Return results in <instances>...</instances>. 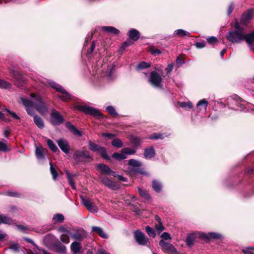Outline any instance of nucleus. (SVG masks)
Wrapping results in <instances>:
<instances>
[{
  "label": "nucleus",
  "instance_id": "41",
  "mask_svg": "<svg viewBox=\"0 0 254 254\" xmlns=\"http://www.w3.org/2000/svg\"><path fill=\"white\" fill-rule=\"evenodd\" d=\"M64 216L62 214H56L54 215L53 220L57 222H63L64 220Z\"/></svg>",
  "mask_w": 254,
  "mask_h": 254
},
{
  "label": "nucleus",
  "instance_id": "42",
  "mask_svg": "<svg viewBox=\"0 0 254 254\" xmlns=\"http://www.w3.org/2000/svg\"><path fill=\"white\" fill-rule=\"evenodd\" d=\"M50 165L51 173L52 174V175L53 176V179L55 180L58 176V173L57 172L56 169L53 166L52 162H50Z\"/></svg>",
  "mask_w": 254,
  "mask_h": 254
},
{
  "label": "nucleus",
  "instance_id": "58",
  "mask_svg": "<svg viewBox=\"0 0 254 254\" xmlns=\"http://www.w3.org/2000/svg\"><path fill=\"white\" fill-rule=\"evenodd\" d=\"M174 67V64L173 63L169 64L168 65L167 67L166 68L165 70L167 73H170Z\"/></svg>",
  "mask_w": 254,
  "mask_h": 254
},
{
  "label": "nucleus",
  "instance_id": "55",
  "mask_svg": "<svg viewBox=\"0 0 254 254\" xmlns=\"http://www.w3.org/2000/svg\"><path fill=\"white\" fill-rule=\"evenodd\" d=\"M234 4L233 3H231L228 7V10H227V14L228 15H230L234 9Z\"/></svg>",
  "mask_w": 254,
  "mask_h": 254
},
{
  "label": "nucleus",
  "instance_id": "6",
  "mask_svg": "<svg viewBox=\"0 0 254 254\" xmlns=\"http://www.w3.org/2000/svg\"><path fill=\"white\" fill-rule=\"evenodd\" d=\"M48 84L51 87L55 89L57 92L62 94L61 96H59V98H60L62 101H66L70 99V95L69 94L67 93L60 85L55 83L53 81H50L48 82Z\"/></svg>",
  "mask_w": 254,
  "mask_h": 254
},
{
  "label": "nucleus",
  "instance_id": "35",
  "mask_svg": "<svg viewBox=\"0 0 254 254\" xmlns=\"http://www.w3.org/2000/svg\"><path fill=\"white\" fill-rule=\"evenodd\" d=\"M121 152L123 153L125 155V156H127V155L134 154L136 152L135 150L128 147L123 148L121 150Z\"/></svg>",
  "mask_w": 254,
  "mask_h": 254
},
{
  "label": "nucleus",
  "instance_id": "34",
  "mask_svg": "<svg viewBox=\"0 0 254 254\" xmlns=\"http://www.w3.org/2000/svg\"><path fill=\"white\" fill-rule=\"evenodd\" d=\"M138 191L139 194L145 199L149 200L150 196L146 190L141 189V188H138Z\"/></svg>",
  "mask_w": 254,
  "mask_h": 254
},
{
  "label": "nucleus",
  "instance_id": "49",
  "mask_svg": "<svg viewBox=\"0 0 254 254\" xmlns=\"http://www.w3.org/2000/svg\"><path fill=\"white\" fill-rule=\"evenodd\" d=\"M150 139H157L163 138V134L162 133H153L149 137Z\"/></svg>",
  "mask_w": 254,
  "mask_h": 254
},
{
  "label": "nucleus",
  "instance_id": "51",
  "mask_svg": "<svg viewBox=\"0 0 254 254\" xmlns=\"http://www.w3.org/2000/svg\"><path fill=\"white\" fill-rule=\"evenodd\" d=\"M4 111L7 113L6 115H10L14 119H19V117L15 113L7 109H4Z\"/></svg>",
  "mask_w": 254,
  "mask_h": 254
},
{
  "label": "nucleus",
  "instance_id": "2",
  "mask_svg": "<svg viewBox=\"0 0 254 254\" xmlns=\"http://www.w3.org/2000/svg\"><path fill=\"white\" fill-rule=\"evenodd\" d=\"M235 30L230 31L226 37L228 41L233 43H240L244 40V32L243 29L240 26L238 22L235 24Z\"/></svg>",
  "mask_w": 254,
  "mask_h": 254
},
{
  "label": "nucleus",
  "instance_id": "46",
  "mask_svg": "<svg viewBox=\"0 0 254 254\" xmlns=\"http://www.w3.org/2000/svg\"><path fill=\"white\" fill-rule=\"evenodd\" d=\"M106 110L110 114L112 115V116H116L118 114L115 108L112 106H108L106 108Z\"/></svg>",
  "mask_w": 254,
  "mask_h": 254
},
{
  "label": "nucleus",
  "instance_id": "33",
  "mask_svg": "<svg viewBox=\"0 0 254 254\" xmlns=\"http://www.w3.org/2000/svg\"><path fill=\"white\" fill-rule=\"evenodd\" d=\"M47 144H48L49 148L54 152H56L58 150V147H57V146L55 145V144L54 143V142L52 140H51L50 139H47Z\"/></svg>",
  "mask_w": 254,
  "mask_h": 254
},
{
  "label": "nucleus",
  "instance_id": "62",
  "mask_svg": "<svg viewBox=\"0 0 254 254\" xmlns=\"http://www.w3.org/2000/svg\"><path fill=\"white\" fill-rule=\"evenodd\" d=\"M102 136L103 137H107L109 138H112L115 136L114 134L109 133H102Z\"/></svg>",
  "mask_w": 254,
  "mask_h": 254
},
{
  "label": "nucleus",
  "instance_id": "9",
  "mask_svg": "<svg viewBox=\"0 0 254 254\" xmlns=\"http://www.w3.org/2000/svg\"><path fill=\"white\" fill-rule=\"evenodd\" d=\"M161 76L156 71H152L149 79L150 83L155 87H161Z\"/></svg>",
  "mask_w": 254,
  "mask_h": 254
},
{
  "label": "nucleus",
  "instance_id": "60",
  "mask_svg": "<svg viewBox=\"0 0 254 254\" xmlns=\"http://www.w3.org/2000/svg\"><path fill=\"white\" fill-rule=\"evenodd\" d=\"M151 53L154 56L160 55L161 53V51L159 49L151 50Z\"/></svg>",
  "mask_w": 254,
  "mask_h": 254
},
{
  "label": "nucleus",
  "instance_id": "19",
  "mask_svg": "<svg viewBox=\"0 0 254 254\" xmlns=\"http://www.w3.org/2000/svg\"><path fill=\"white\" fill-rule=\"evenodd\" d=\"M70 249L73 254L79 253L81 249L80 243L76 241L73 242L71 245Z\"/></svg>",
  "mask_w": 254,
  "mask_h": 254
},
{
  "label": "nucleus",
  "instance_id": "23",
  "mask_svg": "<svg viewBox=\"0 0 254 254\" xmlns=\"http://www.w3.org/2000/svg\"><path fill=\"white\" fill-rule=\"evenodd\" d=\"M208 105V102L205 99H203L198 102L197 104V108L198 111H206Z\"/></svg>",
  "mask_w": 254,
  "mask_h": 254
},
{
  "label": "nucleus",
  "instance_id": "61",
  "mask_svg": "<svg viewBox=\"0 0 254 254\" xmlns=\"http://www.w3.org/2000/svg\"><path fill=\"white\" fill-rule=\"evenodd\" d=\"M196 47L197 48H202L205 46V43L204 42H197L195 44Z\"/></svg>",
  "mask_w": 254,
  "mask_h": 254
},
{
  "label": "nucleus",
  "instance_id": "43",
  "mask_svg": "<svg viewBox=\"0 0 254 254\" xmlns=\"http://www.w3.org/2000/svg\"><path fill=\"white\" fill-rule=\"evenodd\" d=\"M128 165L130 166L134 167H140L141 166V163L137 160L134 159H130L128 161Z\"/></svg>",
  "mask_w": 254,
  "mask_h": 254
},
{
  "label": "nucleus",
  "instance_id": "14",
  "mask_svg": "<svg viewBox=\"0 0 254 254\" xmlns=\"http://www.w3.org/2000/svg\"><path fill=\"white\" fill-rule=\"evenodd\" d=\"M57 144L60 149L65 153L67 154L70 149L69 143L67 140L64 139H60L57 141Z\"/></svg>",
  "mask_w": 254,
  "mask_h": 254
},
{
  "label": "nucleus",
  "instance_id": "1",
  "mask_svg": "<svg viewBox=\"0 0 254 254\" xmlns=\"http://www.w3.org/2000/svg\"><path fill=\"white\" fill-rule=\"evenodd\" d=\"M30 97L31 98V100L23 97L20 98V100L24 106L28 115L34 116V107L41 115H45L48 112L47 105L39 94L32 93L31 94Z\"/></svg>",
  "mask_w": 254,
  "mask_h": 254
},
{
  "label": "nucleus",
  "instance_id": "59",
  "mask_svg": "<svg viewBox=\"0 0 254 254\" xmlns=\"http://www.w3.org/2000/svg\"><path fill=\"white\" fill-rule=\"evenodd\" d=\"M176 63L178 65V66H180L184 63V62L183 59L180 57H178L176 59Z\"/></svg>",
  "mask_w": 254,
  "mask_h": 254
},
{
  "label": "nucleus",
  "instance_id": "47",
  "mask_svg": "<svg viewBox=\"0 0 254 254\" xmlns=\"http://www.w3.org/2000/svg\"><path fill=\"white\" fill-rule=\"evenodd\" d=\"M133 236L134 238H144V234L138 230L134 231Z\"/></svg>",
  "mask_w": 254,
  "mask_h": 254
},
{
  "label": "nucleus",
  "instance_id": "40",
  "mask_svg": "<svg viewBox=\"0 0 254 254\" xmlns=\"http://www.w3.org/2000/svg\"><path fill=\"white\" fill-rule=\"evenodd\" d=\"M112 145L114 147L120 148L123 146V143L121 139L115 138L112 141Z\"/></svg>",
  "mask_w": 254,
  "mask_h": 254
},
{
  "label": "nucleus",
  "instance_id": "32",
  "mask_svg": "<svg viewBox=\"0 0 254 254\" xmlns=\"http://www.w3.org/2000/svg\"><path fill=\"white\" fill-rule=\"evenodd\" d=\"M89 149L93 151L98 152L101 146L96 144L91 141H88Z\"/></svg>",
  "mask_w": 254,
  "mask_h": 254
},
{
  "label": "nucleus",
  "instance_id": "27",
  "mask_svg": "<svg viewBox=\"0 0 254 254\" xmlns=\"http://www.w3.org/2000/svg\"><path fill=\"white\" fill-rule=\"evenodd\" d=\"M92 232L98 233L99 235L103 238H105L106 237V234L104 233L103 229L100 227L93 226L92 227Z\"/></svg>",
  "mask_w": 254,
  "mask_h": 254
},
{
  "label": "nucleus",
  "instance_id": "56",
  "mask_svg": "<svg viewBox=\"0 0 254 254\" xmlns=\"http://www.w3.org/2000/svg\"><path fill=\"white\" fill-rule=\"evenodd\" d=\"M132 142L136 145H138L141 143V140L137 137H133L131 139Z\"/></svg>",
  "mask_w": 254,
  "mask_h": 254
},
{
  "label": "nucleus",
  "instance_id": "3",
  "mask_svg": "<svg viewBox=\"0 0 254 254\" xmlns=\"http://www.w3.org/2000/svg\"><path fill=\"white\" fill-rule=\"evenodd\" d=\"M44 242L50 250L63 254H66L65 247L58 239H44Z\"/></svg>",
  "mask_w": 254,
  "mask_h": 254
},
{
  "label": "nucleus",
  "instance_id": "38",
  "mask_svg": "<svg viewBox=\"0 0 254 254\" xmlns=\"http://www.w3.org/2000/svg\"><path fill=\"white\" fill-rule=\"evenodd\" d=\"M112 157L116 159L117 160L120 161L127 158V156L121 152V153H115L112 155Z\"/></svg>",
  "mask_w": 254,
  "mask_h": 254
},
{
  "label": "nucleus",
  "instance_id": "17",
  "mask_svg": "<svg viewBox=\"0 0 254 254\" xmlns=\"http://www.w3.org/2000/svg\"><path fill=\"white\" fill-rule=\"evenodd\" d=\"M155 220L157 222L154 224L155 231L158 234H160L164 230V227L162 224L160 218L158 215L155 216Z\"/></svg>",
  "mask_w": 254,
  "mask_h": 254
},
{
  "label": "nucleus",
  "instance_id": "16",
  "mask_svg": "<svg viewBox=\"0 0 254 254\" xmlns=\"http://www.w3.org/2000/svg\"><path fill=\"white\" fill-rule=\"evenodd\" d=\"M98 169L101 170L102 173L104 174H108L116 176L115 172L113 171L108 166L104 164H99L97 166Z\"/></svg>",
  "mask_w": 254,
  "mask_h": 254
},
{
  "label": "nucleus",
  "instance_id": "52",
  "mask_svg": "<svg viewBox=\"0 0 254 254\" xmlns=\"http://www.w3.org/2000/svg\"><path fill=\"white\" fill-rule=\"evenodd\" d=\"M9 248L14 252H18L19 251L20 247L18 244L12 243L9 246Z\"/></svg>",
  "mask_w": 254,
  "mask_h": 254
},
{
  "label": "nucleus",
  "instance_id": "5",
  "mask_svg": "<svg viewBox=\"0 0 254 254\" xmlns=\"http://www.w3.org/2000/svg\"><path fill=\"white\" fill-rule=\"evenodd\" d=\"M222 236L220 234L215 233H209L205 234L201 232H193L189 233L187 238H221Z\"/></svg>",
  "mask_w": 254,
  "mask_h": 254
},
{
  "label": "nucleus",
  "instance_id": "53",
  "mask_svg": "<svg viewBox=\"0 0 254 254\" xmlns=\"http://www.w3.org/2000/svg\"><path fill=\"white\" fill-rule=\"evenodd\" d=\"M148 239H135V242L140 245H145L148 243Z\"/></svg>",
  "mask_w": 254,
  "mask_h": 254
},
{
  "label": "nucleus",
  "instance_id": "25",
  "mask_svg": "<svg viewBox=\"0 0 254 254\" xmlns=\"http://www.w3.org/2000/svg\"><path fill=\"white\" fill-rule=\"evenodd\" d=\"M102 29L104 31L112 33L115 35H118L120 33L117 29L112 26H103L102 27Z\"/></svg>",
  "mask_w": 254,
  "mask_h": 254
},
{
  "label": "nucleus",
  "instance_id": "50",
  "mask_svg": "<svg viewBox=\"0 0 254 254\" xmlns=\"http://www.w3.org/2000/svg\"><path fill=\"white\" fill-rule=\"evenodd\" d=\"M150 65L149 64L146 63V62H141L140 64H139L137 66V69H143L147 67H150Z\"/></svg>",
  "mask_w": 254,
  "mask_h": 254
},
{
  "label": "nucleus",
  "instance_id": "57",
  "mask_svg": "<svg viewBox=\"0 0 254 254\" xmlns=\"http://www.w3.org/2000/svg\"><path fill=\"white\" fill-rule=\"evenodd\" d=\"M195 239H186V243L188 246L191 248L193 245Z\"/></svg>",
  "mask_w": 254,
  "mask_h": 254
},
{
  "label": "nucleus",
  "instance_id": "8",
  "mask_svg": "<svg viewBox=\"0 0 254 254\" xmlns=\"http://www.w3.org/2000/svg\"><path fill=\"white\" fill-rule=\"evenodd\" d=\"M78 109L86 114L93 116L96 118H100L102 116V114L99 110L88 106H80L78 107Z\"/></svg>",
  "mask_w": 254,
  "mask_h": 254
},
{
  "label": "nucleus",
  "instance_id": "20",
  "mask_svg": "<svg viewBox=\"0 0 254 254\" xmlns=\"http://www.w3.org/2000/svg\"><path fill=\"white\" fill-rule=\"evenodd\" d=\"M155 155L154 149L152 147L146 148L144 150V156L146 159H151Z\"/></svg>",
  "mask_w": 254,
  "mask_h": 254
},
{
  "label": "nucleus",
  "instance_id": "39",
  "mask_svg": "<svg viewBox=\"0 0 254 254\" xmlns=\"http://www.w3.org/2000/svg\"><path fill=\"white\" fill-rule=\"evenodd\" d=\"M145 230L149 237L153 238L155 237L156 231L152 228L150 227L149 226H147L145 227Z\"/></svg>",
  "mask_w": 254,
  "mask_h": 254
},
{
  "label": "nucleus",
  "instance_id": "10",
  "mask_svg": "<svg viewBox=\"0 0 254 254\" xmlns=\"http://www.w3.org/2000/svg\"><path fill=\"white\" fill-rule=\"evenodd\" d=\"M51 121L54 125H59L64 122V120L63 117L58 112L53 110L51 115Z\"/></svg>",
  "mask_w": 254,
  "mask_h": 254
},
{
  "label": "nucleus",
  "instance_id": "7",
  "mask_svg": "<svg viewBox=\"0 0 254 254\" xmlns=\"http://www.w3.org/2000/svg\"><path fill=\"white\" fill-rule=\"evenodd\" d=\"M168 239H161L159 242V245L162 248L164 252L169 254H178V252L175 247L171 244L166 242Z\"/></svg>",
  "mask_w": 254,
  "mask_h": 254
},
{
  "label": "nucleus",
  "instance_id": "31",
  "mask_svg": "<svg viewBox=\"0 0 254 254\" xmlns=\"http://www.w3.org/2000/svg\"><path fill=\"white\" fill-rule=\"evenodd\" d=\"M11 76H12L17 81H20L22 79V75L18 71L11 70L10 71Z\"/></svg>",
  "mask_w": 254,
  "mask_h": 254
},
{
  "label": "nucleus",
  "instance_id": "28",
  "mask_svg": "<svg viewBox=\"0 0 254 254\" xmlns=\"http://www.w3.org/2000/svg\"><path fill=\"white\" fill-rule=\"evenodd\" d=\"M174 35L184 37L186 36H189L190 33L183 29H177L174 31Z\"/></svg>",
  "mask_w": 254,
  "mask_h": 254
},
{
  "label": "nucleus",
  "instance_id": "54",
  "mask_svg": "<svg viewBox=\"0 0 254 254\" xmlns=\"http://www.w3.org/2000/svg\"><path fill=\"white\" fill-rule=\"evenodd\" d=\"M207 41L209 43H210L211 44L216 43L218 42L217 39L215 37H211L208 38L207 39Z\"/></svg>",
  "mask_w": 254,
  "mask_h": 254
},
{
  "label": "nucleus",
  "instance_id": "15",
  "mask_svg": "<svg viewBox=\"0 0 254 254\" xmlns=\"http://www.w3.org/2000/svg\"><path fill=\"white\" fill-rule=\"evenodd\" d=\"M58 231L61 234L62 238H77L76 236L70 231L63 227L59 228Z\"/></svg>",
  "mask_w": 254,
  "mask_h": 254
},
{
  "label": "nucleus",
  "instance_id": "36",
  "mask_svg": "<svg viewBox=\"0 0 254 254\" xmlns=\"http://www.w3.org/2000/svg\"><path fill=\"white\" fill-rule=\"evenodd\" d=\"M1 223L9 224L12 223V219L4 215H0Z\"/></svg>",
  "mask_w": 254,
  "mask_h": 254
},
{
  "label": "nucleus",
  "instance_id": "22",
  "mask_svg": "<svg viewBox=\"0 0 254 254\" xmlns=\"http://www.w3.org/2000/svg\"><path fill=\"white\" fill-rule=\"evenodd\" d=\"M128 36L130 39L134 41H136L139 39L140 34L137 30L133 29L129 31Z\"/></svg>",
  "mask_w": 254,
  "mask_h": 254
},
{
  "label": "nucleus",
  "instance_id": "30",
  "mask_svg": "<svg viewBox=\"0 0 254 254\" xmlns=\"http://www.w3.org/2000/svg\"><path fill=\"white\" fill-rule=\"evenodd\" d=\"M152 188L156 192H160L162 189L161 184L156 180L152 181Z\"/></svg>",
  "mask_w": 254,
  "mask_h": 254
},
{
  "label": "nucleus",
  "instance_id": "44",
  "mask_svg": "<svg viewBox=\"0 0 254 254\" xmlns=\"http://www.w3.org/2000/svg\"><path fill=\"white\" fill-rule=\"evenodd\" d=\"M10 87H11V84L3 80L0 79V88L8 89V88H10Z\"/></svg>",
  "mask_w": 254,
  "mask_h": 254
},
{
  "label": "nucleus",
  "instance_id": "21",
  "mask_svg": "<svg viewBox=\"0 0 254 254\" xmlns=\"http://www.w3.org/2000/svg\"><path fill=\"white\" fill-rule=\"evenodd\" d=\"M66 127L73 133L74 134L80 136L82 135V133L81 131L78 130L74 126L71 125L70 123L67 122L65 124Z\"/></svg>",
  "mask_w": 254,
  "mask_h": 254
},
{
  "label": "nucleus",
  "instance_id": "37",
  "mask_svg": "<svg viewBox=\"0 0 254 254\" xmlns=\"http://www.w3.org/2000/svg\"><path fill=\"white\" fill-rule=\"evenodd\" d=\"M98 152L102 156L103 158L107 160H110V157L108 155L106 150L104 147H101L98 151Z\"/></svg>",
  "mask_w": 254,
  "mask_h": 254
},
{
  "label": "nucleus",
  "instance_id": "63",
  "mask_svg": "<svg viewBox=\"0 0 254 254\" xmlns=\"http://www.w3.org/2000/svg\"><path fill=\"white\" fill-rule=\"evenodd\" d=\"M17 229H18L19 231H21V232H25L26 231V227H24V226H22V225H18V226H17Z\"/></svg>",
  "mask_w": 254,
  "mask_h": 254
},
{
  "label": "nucleus",
  "instance_id": "4",
  "mask_svg": "<svg viewBox=\"0 0 254 254\" xmlns=\"http://www.w3.org/2000/svg\"><path fill=\"white\" fill-rule=\"evenodd\" d=\"M73 158L77 163L92 161L93 158L89 152L86 150H77L73 155Z\"/></svg>",
  "mask_w": 254,
  "mask_h": 254
},
{
  "label": "nucleus",
  "instance_id": "13",
  "mask_svg": "<svg viewBox=\"0 0 254 254\" xmlns=\"http://www.w3.org/2000/svg\"><path fill=\"white\" fill-rule=\"evenodd\" d=\"M254 16V10H249L245 12L241 19L242 24L246 25L253 18Z\"/></svg>",
  "mask_w": 254,
  "mask_h": 254
},
{
  "label": "nucleus",
  "instance_id": "11",
  "mask_svg": "<svg viewBox=\"0 0 254 254\" xmlns=\"http://www.w3.org/2000/svg\"><path fill=\"white\" fill-rule=\"evenodd\" d=\"M82 204L90 212L96 213L98 211L97 208L93 203L89 199L84 196H81Z\"/></svg>",
  "mask_w": 254,
  "mask_h": 254
},
{
  "label": "nucleus",
  "instance_id": "26",
  "mask_svg": "<svg viewBox=\"0 0 254 254\" xmlns=\"http://www.w3.org/2000/svg\"><path fill=\"white\" fill-rule=\"evenodd\" d=\"M34 122L36 125L40 128L44 127V123L42 119L37 115L34 116Z\"/></svg>",
  "mask_w": 254,
  "mask_h": 254
},
{
  "label": "nucleus",
  "instance_id": "45",
  "mask_svg": "<svg viewBox=\"0 0 254 254\" xmlns=\"http://www.w3.org/2000/svg\"><path fill=\"white\" fill-rule=\"evenodd\" d=\"M9 149L5 143V140L0 141V150L3 152H6Z\"/></svg>",
  "mask_w": 254,
  "mask_h": 254
},
{
  "label": "nucleus",
  "instance_id": "48",
  "mask_svg": "<svg viewBox=\"0 0 254 254\" xmlns=\"http://www.w3.org/2000/svg\"><path fill=\"white\" fill-rule=\"evenodd\" d=\"M180 106L184 108L191 109L192 108V104L190 102H182Z\"/></svg>",
  "mask_w": 254,
  "mask_h": 254
},
{
  "label": "nucleus",
  "instance_id": "18",
  "mask_svg": "<svg viewBox=\"0 0 254 254\" xmlns=\"http://www.w3.org/2000/svg\"><path fill=\"white\" fill-rule=\"evenodd\" d=\"M65 174L68 180V183L73 190H76V186L74 181V178L77 176V174H71L69 172L66 171Z\"/></svg>",
  "mask_w": 254,
  "mask_h": 254
},
{
  "label": "nucleus",
  "instance_id": "24",
  "mask_svg": "<svg viewBox=\"0 0 254 254\" xmlns=\"http://www.w3.org/2000/svg\"><path fill=\"white\" fill-rule=\"evenodd\" d=\"M244 40L251 47L252 44L254 42V31L248 34H244Z\"/></svg>",
  "mask_w": 254,
  "mask_h": 254
},
{
  "label": "nucleus",
  "instance_id": "64",
  "mask_svg": "<svg viewBox=\"0 0 254 254\" xmlns=\"http://www.w3.org/2000/svg\"><path fill=\"white\" fill-rule=\"evenodd\" d=\"M161 238H171L170 235L167 232H164L161 236Z\"/></svg>",
  "mask_w": 254,
  "mask_h": 254
},
{
  "label": "nucleus",
  "instance_id": "12",
  "mask_svg": "<svg viewBox=\"0 0 254 254\" xmlns=\"http://www.w3.org/2000/svg\"><path fill=\"white\" fill-rule=\"evenodd\" d=\"M99 178L102 183L109 189L113 190H116L119 189V186L117 185L114 182L110 180L109 178L107 177H103L101 176H100Z\"/></svg>",
  "mask_w": 254,
  "mask_h": 254
},
{
  "label": "nucleus",
  "instance_id": "29",
  "mask_svg": "<svg viewBox=\"0 0 254 254\" xmlns=\"http://www.w3.org/2000/svg\"><path fill=\"white\" fill-rule=\"evenodd\" d=\"M35 153L38 160H42L44 158V149L42 148L36 147Z\"/></svg>",
  "mask_w": 254,
  "mask_h": 254
}]
</instances>
